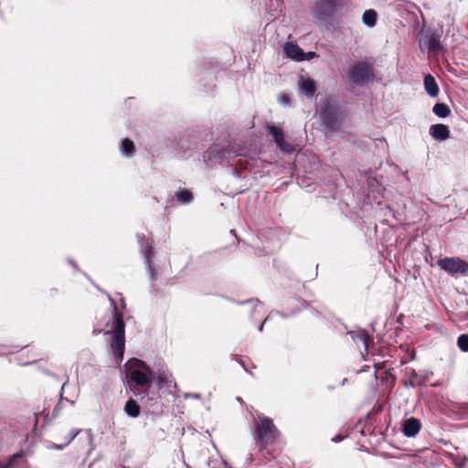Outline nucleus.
I'll return each mask as SVG.
<instances>
[{
  "mask_svg": "<svg viewBox=\"0 0 468 468\" xmlns=\"http://www.w3.org/2000/svg\"><path fill=\"white\" fill-rule=\"evenodd\" d=\"M424 88L426 92L431 97H437L439 94V87L435 80V79L431 75L428 74L424 77Z\"/></svg>",
  "mask_w": 468,
  "mask_h": 468,
  "instance_id": "dca6fc26",
  "label": "nucleus"
},
{
  "mask_svg": "<svg viewBox=\"0 0 468 468\" xmlns=\"http://www.w3.org/2000/svg\"><path fill=\"white\" fill-rule=\"evenodd\" d=\"M266 128L268 134L272 137L273 142L282 153L291 154L293 152V146L284 140L283 133L281 128L273 124H268Z\"/></svg>",
  "mask_w": 468,
  "mask_h": 468,
  "instance_id": "9d476101",
  "label": "nucleus"
},
{
  "mask_svg": "<svg viewBox=\"0 0 468 468\" xmlns=\"http://www.w3.org/2000/svg\"><path fill=\"white\" fill-rule=\"evenodd\" d=\"M281 102H282V104H285V105L290 104V98H289V96H288V95H284V96H282V100H281Z\"/></svg>",
  "mask_w": 468,
  "mask_h": 468,
  "instance_id": "bb28decb",
  "label": "nucleus"
},
{
  "mask_svg": "<svg viewBox=\"0 0 468 468\" xmlns=\"http://www.w3.org/2000/svg\"><path fill=\"white\" fill-rule=\"evenodd\" d=\"M283 49L288 58L296 61L305 60V53L298 45L287 42L284 45Z\"/></svg>",
  "mask_w": 468,
  "mask_h": 468,
  "instance_id": "9b49d317",
  "label": "nucleus"
},
{
  "mask_svg": "<svg viewBox=\"0 0 468 468\" xmlns=\"http://www.w3.org/2000/svg\"><path fill=\"white\" fill-rule=\"evenodd\" d=\"M101 332H102V329H94V330H93V334H94V335L100 334V333H101Z\"/></svg>",
  "mask_w": 468,
  "mask_h": 468,
  "instance_id": "473e14b6",
  "label": "nucleus"
},
{
  "mask_svg": "<svg viewBox=\"0 0 468 468\" xmlns=\"http://www.w3.org/2000/svg\"><path fill=\"white\" fill-rule=\"evenodd\" d=\"M420 421L418 419L411 417L404 421L402 431L407 437H414L420 432Z\"/></svg>",
  "mask_w": 468,
  "mask_h": 468,
  "instance_id": "f8f14e48",
  "label": "nucleus"
},
{
  "mask_svg": "<svg viewBox=\"0 0 468 468\" xmlns=\"http://www.w3.org/2000/svg\"><path fill=\"white\" fill-rule=\"evenodd\" d=\"M300 91L304 94L307 98L312 99L316 91V85L314 80L310 78L304 79L301 77L298 81Z\"/></svg>",
  "mask_w": 468,
  "mask_h": 468,
  "instance_id": "4468645a",
  "label": "nucleus"
},
{
  "mask_svg": "<svg viewBox=\"0 0 468 468\" xmlns=\"http://www.w3.org/2000/svg\"><path fill=\"white\" fill-rule=\"evenodd\" d=\"M378 14L373 9L366 10L362 16V22L368 27H373L377 24Z\"/></svg>",
  "mask_w": 468,
  "mask_h": 468,
  "instance_id": "a211bd4d",
  "label": "nucleus"
},
{
  "mask_svg": "<svg viewBox=\"0 0 468 468\" xmlns=\"http://www.w3.org/2000/svg\"><path fill=\"white\" fill-rule=\"evenodd\" d=\"M432 112L439 118H446L451 114V110L445 103H436L432 108Z\"/></svg>",
  "mask_w": 468,
  "mask_h": 468,
  "instance_id": "412c9836",
  "label": "nucleus"
},
{
  "mask_svg": "<svg viewBox=\"0 0 468 468\" xmlns=\"http://www.w3.org/2000/svg\"><path fill=\"white\" fill-rule=\"evenodd\" d=\"M386 374L388 375L387 378H392V382L394 383L395 382V378L393 375H391L388 370H386Z\"/></svg>",
  "mask_w": 468,
  "mask_h": 468,
  "instance_id": "c756f323",
  "label": "nucleus"
},
{
  "mask_svg": "<svg viewBox=\"0 0 468 468\" xmlns=\"http://www.w3.org/2000/svg\"><path fill=\"white\" fill-rule=\"evenodd\" d=\"M347 78L353 84L363 87L374 81L375 74L367 63L357 62L350 69Z\"/></svg>",
  "mask_w": 468,
  "mask_h": 468,
  "instance_id": "0eeeda50",
  "label": "nucleus"
},
{
  "mask_svg": "<svg viewBox=\"0 0 468 468\" xmlns=\"http://www.w3.org/2000/svg\"><path fill=\"white\" fill-rule=\"evenodd\" d=\"M124 411L128 416L137 418L141 413V407L133 399L131 398L124 405Z\"/></svg>",
  "mask_w": 468,
  "mask_h": 468,
  "instance_id": "f3484780",
  "label": "nucleus"
},
{
  "mask_svg": "<svg viewBox=\"0 0 468 468\" xmlns=\"http://www.w3.org/2000/svg\"><path fill=\"white\" fill-rule=\"evenodd\" d=\"M127 385L135 397L144 399L152 386V370L143 360L133 358L128 362Z\"/></svg>",
  "mask_w": 468,
  "mask_h": 468,
  "instance_id": "f03ea898",
  "label": "nucleus"
},
{
  "mask_svg": "<svg viewBox=\"0 0 468 468\" xmlns=\"http://www.w3.org/2000/svg\"><path fill=\"white\" fill-rule=\"evenodd\" d=\"M64 447V445H58V444H54V446L52 448L54 449H58V450H62Z\"/></svg>",
  "mask_w": 468,
  "mask_h": 468,
  "instance_id": "2f4dec72",
  "label": "nucleus"
},
{
  "mask_svg": "<svg viewBox=\"0 0 468 468\" xmlns=\"http://www.w3.org/2000/svg\"><path fill=\"white\" fill-rule=\"evenodd\" d=\"M154 380L159 388H162L165 386H166L168 382L167 377L165 376V373H159L156 377H154Z\"/></svg>",
  "mask_w": 468,
  "mask_h": 468,
  "instance_id": "a878e982",
  "label": "nucleus"
},
{
  "mask_svg": "<svg viewBox=\"0 0 468 468\" xmlns=\"http://www.w3.org/2000/svg\"><path fill=\"white\" fill-rule=\"evenodd\" d=\"M25 457V452L20 451L11 455L5 463L0 462V468H15L17 462Z\"/></svg>",
  "mask_w": 468,
  "mask_h": 468,
  "instance_id": "6ab92c4d",
  "label": "nucleus"
},
{
  "mask_svg": "<svg viewBox=\"0 0 468 468\" xmlns=\"http://www.w3.org/2000/svg\"><path fill=\"white\" fill-rule=\"evenodd\" d=\"M194 200L193 192L188 188L180 187L175 192L173 201L179 205H188Z\"/></svg>",
  "mask_w": 468,
  "mask_h": 468,
  "instance_id": "2eb2a0df",
  "label": "nucleus"
},
{
  "mask_svg": "<svg viewBox=\"0 0 468 468\" xmlns=\"http://www.w3.org/2000/svg\"><path fill=\"white\" fill-rule=\"evenodd\" d=\"M240 154L232 151L229 149H226L218 144L211 146L206 153L203 154V162L207 166H215L217 165H226L229 164V160L232 156H238Z\"/></svg>",
  "mask_w": 468,
  "mask_h": 468,
  "instance_id": "423d86ee",
  "label": "nucleus"
},
{
  "mask_svg": "<svg viewBox=\"0 0 468 468\" xmlns=\"http://www.w3.org/2000/svg\"><path fill=\"white\" fill-rule=\"evenodd\" d=\"M143 254L144 259L146 260L147 264L151 267L152 264V258L154 256V248H153V241L146 240L143 244Z\"/></svg>",
  "mask_w": 468,
  "mask_h": 468,
  "instance_id": "4be33fe9",
  "label": "nucleus"
},
{
  "mask_svg": "<svg viewBox=\"0 0 468 468\" xmlns=\"http://www.w3.org/2000/svg\"><path fill=\"white\" fill-rule=\"evenodd\" d=\"M438 266L449 275H468V261L458 257H445L437 261Z\"/></svg>",
  "mask_w": 468,
  "mask_h": 468,
  "instance_id": "6e6552de",
  "label": "nucleus"
},
{
  "mask_svg": "<svg viewBox=\"0 0 468 468\" xmlns=\"http://www.w3.org/2000/svg\"><path fill=\"white\" fill-rule=\"evenodd\" d=\"M316 57V53L315 52H313V51H310L308 53L305 54V59L309 60L313 58Z\"/></svg>",
  "mask_w": 468,
  "mask_h": 468,
  "instance_id": "cd10ccee",
  "label": "nucleus"
},
{
  "mask_svg": "<svg viewBox=\"0 0 468 468\" xmlns=\"http://www.w3.org/2000/svg\"><path fill=\"white\" fill-rule=\"evenodd\" d=\"M442 29L441 28H427L420 34L419 39V47L422 52H428L436 56L444 51L441 44Z\"/></svg>",
  "mask_w": 468,
  "mask_h": 468,
  "instance_id": "39448f33",
  "label": "nucleus"
},
{
  "mask_svg": "<svg viewBox=\"0 0 468 468\" xmlns=\"http://www.w3.org/2000/svg\"><path fill=\"white\" fill-rule=\"evenodd\" d=\"M37 359L36 357H33L31 361L25 363V365L32 364L36 362Z\"/></svg>",
  "mask_w": 468,
  "mask_h": 468,
  "instance_id": "72a5a7b5",
  "label": "nucleus"
},
{
  "mask_svg": "<svg viewBox=\"0 0 468 468\" xmlns=\"http://www.w3.org/2000/svg\"><path fill=\"white\" fill-rule=\"evenodd\" d=\"M75 436H76V434L71 435L70 438L65 442L64 445H68L74 439Z\"/></svg>",
  "mask_w": 468,
  "mask_h": 468,
  "instance_id": "7c9ffc66",
  "label": "nucleus"
},
{
  "mask_svg": "<svg viewBox=\"0 0 468 468\" xmlns=\"http://www.w3.org/2000/svg\"><path fill=\"white\" fill-rule=\"evenodd\" d=\"M252 435L260 458L271 461L280 454L282 451L281 431L271 418H259L255 422Z\"/></svg>",
  "mask_w": 468,
  "mask_h": 468,
  "instance_id": "f257e3e1",
  "label": "nucleus"
},
{
  "mask_svg": "<svg viewBox=\"0 0 468 468\" xmlns=\"http://www.w3.org/2000/svg\"><path fill=\"white\" fill-rule=\"evenodd\" d=\"M373 181H377V177L376 176H373V177H370Z\"/></svg>",
  "mask_w": 468,
  "mask_h": 468,
  "instance_id": "f704fd0d",
  "label": "nucleus"
},
{
  "mask_svg": "<svg viewBox=\"0 0 468 468\" xmlns=\"http://www.w3.org/2000/svg\"><path fill=\"white\" fill-rule=\"evenodd\" d=\"M112 322L110 330L104 332V335L112 334L111 347L112 354L117 362H121L123 358L125 349V323L123 321V314L118 310V307L113 300H112Z\"/></svg>",
  "mask_w": 468,
  "mask_h": 468,
  "instance_id": "7ed1b4c3",
  "label": "nucleus"
},
{
  "mask_svg": "<svg viewBox=\"0 0 468 468\" xmlns=\"http://www.w3.org/2000/svg\"><path fill=\"white\" fill-rule=\"evenodd\" d=\"M457 345L462 351L468 352V335H461L457 339Z\"/></svg>",
  "mask_w": 468,
  "mask_h": 468,
  "instance_id": "393cba45",
  "label": "nucleus"
},
{
  "mask_svg": "<svg viewBox=\"0 0 468 468\" xmlns=\"http://www.w3.org/2000/svg\"><path fill=\"white\" fill-rule=\"evenodd\" d=\"M121 152L123 155L130 157L135 152V146L132 140L125 138L121 143Z\"/></svg>",
  "mask_w": 468,
  "mask_h": 468,
  "instance_id": "aec40b11",
  "label": "nucleus"
},
{
  "mask_svg": "<svg viewBox=\"0 0 468 468\" xmlns=\"http://www.w3.org/2000/svg\"><path fill=\"white\" fill-rule=\"evenodd\" d=\"M342 5L343 0H317L312 8V15L319 21H326Z\"/></svg>",
  "mask_w": 468,
  "mask_h": 468,
  "instance_id": "1a4fd4ad",
  "label": "nucleus"
},
{
  "mask_svg": "<svg viewBox=\"0 0 468 468\" xmlns=\"http://www.w3.org/2000/svg\"><path fill=\"white\" fill-rule=\"evenodd\" d=\"M356 338L364 345L366 350H367L369 345L373 342L371 336L365 330L358 332Z\"/></svg>",
  "mask_w": 468,
  "mask_h": 468,
  "instance_id": "b1692460",
  "label": "nucleus"
},
{
  "mask_svg": "<svg viewBox=\"0 0 468 468\" xmlns=\"http://www.w3.org/2000/svg\"><path fill=\"white\" fill-rule=\"evenodd\" d=\"M320 117L326 129L337 132L341 129L345 112L332 99H328L320 112Z\"/></svg>",
  "mask_w": 468,
  "mask_h": 468,
  "instance_id": "20e7f679",
  "label": "nucleus"
},
{
  "mask_svg": "<svg viewBox=\"0 0 468 468\" xmlns=\"http://www.w3.org/2000/svg\"><path fill=\"white\" fill-rule=\"evenodd\" d=\"M429 133L433 139L438 141H444L450 137L449 127L442 123L432 124Z\"/></svg>",
  "mask_w": 468,
  "mask_h": 468,
  "instance_id": "ddd939ff",
  "label": "nucleus"
},
{
  "mask_svg": "<svg viewBox=\"0 0 468 468\" xmlns=\"http://www.w3.org/2000/svg\"><path fill=\"white\" fill-rule=\"evenodd\" d=\"M384 363L375 364L376 373L379 372L381 369H384Z\"/></svg>",
  "mask_w": 468,
  "mask_h": 468,
  "instance_id": "c85d7f7f",
  "label": "nucleus"
},
{
  "mask_svg": "<svg viewBox=\"0 0 468 468\" xmlns=\"http://www.w3.org/2000/svg\"><path fill=\"white\" fill-rule=\"evenodd\" d=\"M426 379L420 376L414 369L410 373V385L411 387L421 386L425 383Z\"/></svg>",
  "mask_w": 468,
  "mask_h": 468,
  "instance_id": "5701e85b",
  "label": "nucleus"
}]
</instances>
